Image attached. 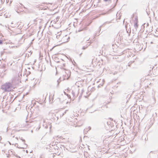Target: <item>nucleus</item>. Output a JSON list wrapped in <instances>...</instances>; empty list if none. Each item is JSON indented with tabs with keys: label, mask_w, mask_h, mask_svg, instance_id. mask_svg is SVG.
<instances>
[{
	"label": "nucleus",
	"mask_w": 158,
	"mask_h": 158,
	"mask_svg": "<svg viewBox=\"0 0 158 158\" xmlns=\"http://www.w3.org/2000/svg\"><path fill=\"white\" fill-rule=\"evenodd\" d=\"M71 75L70 73L68 71L65 72L63 75L64 80H68L69 78Z\"/></svg>",
	"instance_id": "obj_2"
},
{
	"label": "nucleus",
	"mask_w": 158,
	"mask_h": 158,
	"mask_svg": "<svg viewBox=\"0 0 158 158\" xmlns=\"http://www.w3.org/2000/svg\"><path fill=\"white\" fill-rule=\"evenodd\" d=\"M134 27H135V28L136 29L137 28H138V23L136 21L134 24Z\"/></svg>",
	"instance_id": "obj_4"
},
{
	"label": "nucleus",
	"mask_w": 158,
	"mask_h": 158,
	"mask_svg": "<svg viewBox=\"0 0 158 158\" xmlns=\"http://www.w3.org/2000/svg\"><path fill=\"white\" fill-rule=\"evenodd\" d=\"M11 87V85L10 83H6L2 85V89L5 91H8L9 89Z\"/></svg>",
	"instance_id": "obj_1"
},
{
	"label": "nucleus",
	"mask_w": 158,
	"mask_h": 158,
	"mask_svg": "<svg viewBox=\"0 0 158 158\" xmlns=\"http://www.w3.org/2000/svg\"><path fill=\"white\" fill-rule=\"evenodd\" d=\"M2 43V41L0 40V44Z\"/></svg>",
	"instance_id": "obj_5"
},
{
	"label": "nucleus",
	"mask_w": 158,
	"mask_h": 158,
	"mask_svg": "<svg viewBox=\"0 0 158 158\" xmlns=\"http://www.w3.org/2000/svg\"><path fill=\"white\" fill-rule=\"evenodd\" d=\"M52 98L51 100H52L51 102H53V99H54V95H50L49 96L50 99V98Z\"/></svg>",
	"instance_id": "obj_3"
},
{
	"label": "nucleus",
	"mask_w": 158,
	"mask_h": 158,
	"mask_svg": "<svg viewBox=\"0 0 158 158\" xmlns=\"http://www.w3.org/2000/svg\"><path fill=\"white\" fill-rule=\"evenodd\" d=\"M23 141H24V142H25V140H23Z\"/></svg>",
	"instance_id": "obj_6"
}]
</instances>
